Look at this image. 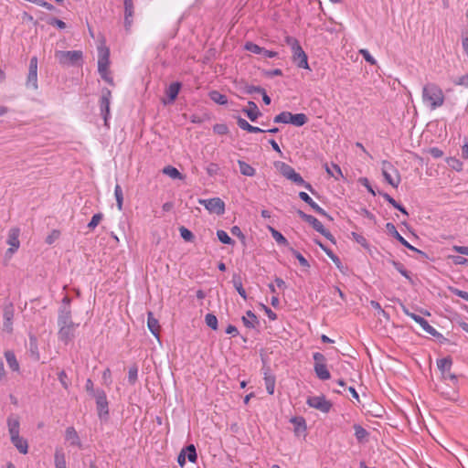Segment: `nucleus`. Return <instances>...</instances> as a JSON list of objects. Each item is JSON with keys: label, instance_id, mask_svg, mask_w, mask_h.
I'll return each instance as SVG.
<instances>
[{"label": "nucleus", "instance_id": "obj_32", "mask_svg": "<svg viewBox=\"0 0 468 468\" xmlns=\"http://www.w3.org/2000/svg\"><path fill=\"white\" fill-rule=\"evenodd\" d=\"M5 359H6V362L9 366V367L13 370V371H19V364L16 360V357L14 354V352L12 351H5Z\"/></svg>", "mask_w": 468, "mask_h": 468}, {"label": "nucleus", "instance_id": "obj_55", "mask_svg": "<svg viewBox=\"0 0 468 468\" xmlns=\"http://www.w3.org/2000/svg\"><path fill=\"white\" fill-rule=\"evenodd\" d=\"M456 85L463 86L468 88V74L460 77L458 80L454 81Z\"/></svg>", "mask_w": 468, "mask_h": 468}, {"label": "nucleus", "instance_id": "obj_25", "mask_svg": "<svg viewBox=\"0 0 468 468\" xmlns=\"http://www.w3.org/2000/svg\"><path fill=\"white\" fill-rule=\"evenodd\" d=\"M291 421L294 424V433L297 436L305 435L306 424L303 418L294 417Z\"/></svg>", "mask_w": 468, "mask_h": 468}, {"label": "nucleus", "instance_id": "obj_57", "mask_svg": "<svg viewBox=\"0 0 468 468\" xmlns=\"http://www.w3.org/2000/svg\"><path fill=\"white\" fill-rule=\"evenodd\" d=\"M255 90L261 94H262V100L264 101L265 104H270L271 103V98L267 95V93L265 92V90L261 88H255Z\"/></svg>", "mask_w": 468, "mask_h": 468}, {"label": "nucleus", "instance_id": "obj_45", "mask_svg": "<svg viewBox=\"0 0 468 468\" xmlns=\"http://www.w3.org/2000/svg\"><path fill=\"white\" fill-rule=\"evenodd\" d=\"M217 236H218V239L220 240V242H222L224 244H232L233 243L232 239L224 230H218Z\"/></svg>", "mask_w": 468, "mask_h": 468}, {"label": "nucleus", "instance_id": "obj_44", "mask_svg": "<svg viewBox=\"0 0 468 468\" xmlns=\"http://www.w3.org/2000/svg\"><path fill=\"white\" fill-rule=\"evenodd\" d=\"M185 450V452H187V459L191 463H196L197 455L196 452V448L193 444L188 445Z\"/></svg>", "mask_w": 468, "mask_h": 468}, {"label": "nucleus", "instance_id": "obj_9", "mask_svg": "<svg viewBox=\"0 0 468 468\" xmlns=\"http://www.w3.org/2000/svg\"><path fill=\"white\" fill-rule=\"evenodd\" d=\"M26 87L32 90H37L38 89L37 85V57H33L29 62V69L26 81Z\"/></svg>", "mask_w": 468, "mask_h": 468}, {"label": "nucleus", "instance_id": "obj_22", "mask_svg": "<svg viewBox=\"0 0 468 468\" xmlns=\"http://www.w3.org/2000/svg\"><path fill=\"white\" fill-rule=\"evenodd\" d=\"M10 441L20 453L27 454L28 452V443L25 438L19 435Z\"/></svg>", "mask_w": 468, "mask_h": 468}, {"label": "nucleus", "instance_id": "obj_29", "mask_svg": "<svg viewBox=\"0 0 468 468\" xmlns=\"http://www.w3.org/2000/svg\"><path fill=\"white\" fill-rule=\"evenodd\" d=\"M181 84L179 82H173L169 85L166 90V94L168 96V102H172L176 100L180 90Z\"/></svg>", "mask_w": 468, "mask_h": 468}, {"label": "nucleus", "instance_id": "obj_58", "mask_svg": "<svg viewBox=\"0 0 468 468\" xmlns=\"http://www.w3.org/2000/svg\"><path fill=\"white\" fill-rule=\"evenodd\" d=\"M429 152L434 158H440L443 155L442 151L437 147L431 148Z\"/></svg>", "mask_w": 468, "mask_h": 468}, {"label": "nucleus", "instance_id": "obj_3", "mask_svg": "<svg viewBox=\"0 0 468 468\" xmlns=\"http://www.w3.org/2000/svg\"><path fill=\"white\" fill-rule=\"evenodd\" d=\"M54 56L63 67L81 66L83 62V52L81 50H56Z\"/></svg>", "mask_w": 468, "mask_h": 468}, {"label": "nucleus", "instance_id": "obj_2", "mask_svg": "<svg viewBox=\"0 0 468 468\" xmlns=\"http://www.w3.org/2000/svg\"><path fill=\"white\" fill-rule=\"evenodd\" d=\"M422 101L431 110H435L444 103L442 90L434 83H427L422 88Z\"/></svg>", "mask_w": 468, "mask_h": 468}, {"label": "nucleus", "instance_id": "obj_36", "mask_svg": "<svg viewBox=\"0 0 468 468\" xmlns=\"http://www.w3.org/2000/svg\"><path fill=\"white\" fill-rule=\"evenodd\" d=\"M240 173L247 176H253L255 175V169L244 161H238Z\"/></svg>", "mask_w": 468, "mask_h": 468}, {"label": "nucleus", "instance_id": "obj_17", "mask_svg": "<svg viewBox=\"0 0 468 468\" xmlns=\"http://www.w3.org/2000/svg\"><path fill=\"white\" fill-rule=\"evenodd\" d=\"M13 317H14L13 305L10 304V305L5 306V308L4 310L5 321H4V324H3V330L5 332H6L7 334L13 333V323H12Z\"/></svg>", "mask_w": 468, "mask_h": 468}, {"label": "nucleus", "instance_id": "obj_43", "mask_svg": "<svg viewBox=\"0 0 468 468\" xmlns=\"http://www.w3.org/2000/svg\"><path fill=\"white\" fill-rule=\"evenodd\" d=\"M206 324L208 327H210L213 330L218 329V319L217 317L212 314H207L205 317Z\"/></svg>", "mask_w": 468, "mask_h": 468}, {"label": "nucleus", "instance_id": "obj_50", "mask_svg": "<svg viewBox=\"0 0 468 468\" xmlns=\"http://www.w3.org/2000/svg\"><path fill=\"white\" fill-rule=\"evenodd\" d=\"M179 231H180V235H181V237H182L185 240H186V241H191V240L193 239V238H194L193 233H192L190 230H188L186 228H185V227H181V228L179 229Z\"/></svg>", "mask_w": 468, "mask_h": 468}, {"label": "nucleus", "instance_id": "obj_62", "mask_svg": "<svg viewBox=\"0 0 468 468\" xmlns=\"http://www.w3.org/2000/svg\"><path fill=\"white\" fill-rule=\"evenodd\" d=\"M453 249L458 253L468 256V247H466V246H455Z\"/></svg>", "mask_w": 468, "mask_h": 468}, {"label": "nucleus", "instance_id": "obj_56", "mask_svg": "<svg viewBox=\"0 0 468 468\" xmlns=\"http://www.w3.org/2000/svg\"><path fill=\"white\" fill-rule=\"evenodd\" d=\"M317 244L322 248V250L335 261H338L339 259L332 252V250L325 248L321 242H317Z\"/></svg>", "mask_w": 468, "mask_h": 468}, {"label": "nucleus", "instance_id": "obj_19", "mask_svg": "<svg viewBox=\"0 0 468 468\" xmlns=\"http://www.w3.org/2000/svg\"><path fill=\"white\" fill-rule=\"evenodd\" d=\"M386 229L388 230L389 233H391L403 246L406 248L414 250L419 251L416 248L411 246L396 229V227L392 223H387Z\"/></svg>", "mask_w": 468, "mask_h": 468}, {"label": "nucleus", "instance_id": "obj_4", "mask_svg": "<svg viewBox=\"0 0 468 468\" xmlns=\"http://www.w3.org/2000/svg\"><path fill=\"white\" fill-rule=\"evenodd\" d=\"M110 50L101 45L98 48V71L101 77L109 84L113 85V80L109 71Z\"/></svg>", "mask_w": 468, "mask_h": 468}, {"label": "nucleus", "instance_id": "obj_63", "mask_svg": "<svg viewBox=\"0 0 468 468\" xmlns=\"http://www.w3.org/2000/svg\"><path fill=\"white\" fill-rule=\"evenodd\" d=\"M462 157L463 159H468V142H465L462 146Z\"/></svg>", "mask_w": 468, "mask_h": 468}, {"label": "nucleus", "instance_id": "obj_46", "mask_svg": "<svg viewBox=\"0 0 468 468\" xmlns=\"http://www.w3.org/2000/svg\"><path fill=\"white\" fill-rule=\"evenodd\" d=\"M245 49L252 52L254 54H260L261 55V52L263 51V48L258 46L257 44H254L252 42H248L245 44Z\"/></svg>", "mask_w": 468, "mask_h": 468}, {"label": "nucleus", "instance_id": "obj_27", "mask_svg": "<svg viewBox=\"0 0 468 468\" xmlns=\"http://www.w3.org/2000/svg\"><path fill=\"white\" fill-rule=\"evenodd\" d=\"M65 436H66V440L69 441L70 442V444L76 445L79 447L81 446L79 435L73 427L67 428Z\"/></svg>", "mask_w": 468, "mask_h": 468}, {"label": "nucleus", "instance_id": "obj_40", "mask_svg": "<svg viewBox=\"0 0 468 468\" xmlns=\"http://www.w3.org/2000/svg\"><path fill=\"white\" fill-rule=\"evenodd\" d=\"M355 435L359 441H363L368 435V432L360 425H354Z\"/></svg>", "mask_w": 468, "mask_h": 468}, {"label": "nucleus", "instance_id": "obj_37", "mask_svg": "<svg viewBox=\"0 0 468 468\" xmlns=\"http://www.w3.org/2000/svg\"><path fill=\"white\" fill-rule=\"evenodd\" d=\"M163 173L173 179H183L182 174L174 166L167 165L164 167Z\"/></svg>", "mask_w": 468, "mask_h": 468}, {"label": "nucleus", "instance_id": "obj_61", "mask_svg": "<svg viewBox=\"0 0 468 468\" xmlns=\"http://www.w3.org/2000/svg\"><path fill=\"white\" fill-rule=\"evenodd\" d=\"M293 254L295 255L296 259L299 261V262L302 266H304V267L308 266L307 261L302 254H300L299 252H297L295 250L293 251Z\"/></svg>", "mask_w": 468, "mask_h": 468}, {"label": "nucleus", "instance_id": "obj_60", "mask_svg": "<svg viewBox=\"0 0 468 468\" xmlns=\"http://www.w3.org/2000/svg\"><path fill=\"white\" fill-rule=\"evenodd\" d=\"M218 171V165L216 164H213L211 163L207 167V174H209L210 176H213V175H216Z\"/></svg>", "mask_w": 468, "mask_h": 468}, {"label": "nucleus", "instance_id": "obj_49", "mask_svg": "<svg viewBox=\"0 0 468 468\" xmlns=\"http://www.w3.org/2000/svg\"><path fill=\"white\" fill-rule=\"evenodd\" d=\"M58 378L59 382L63 386V388L65 389H68L69 386V383L68 381V375H67V373L64 370H61L60 372H58Z\"/></svg>", "mask_w": 468, "mask_h": 468}, {"label": "nucleus", "instance_id": "obj_26", "mask_svg": "<svg viewBox=\"0 0 468 468\" xmlns=\"http://www.w3.org/2000/svg\"><path fill=\"white\" fill-rule=\"evenodd\" d=\"M324 167L326 173L335 179L338 180L340 177H344L341 168L339 167L338 165L334 163L328 165L327 163H325L324 165Z\"/></svg>", "mask_w": 468, "mask_h": 468}, {"label": "nucleus", "instance_id": "obj_31", "mask_svg": "<svg viewBox=\"0 0 468 468\" xmlns=\"http://www.w3.org/2000/svg\"><path fill=\"white\" fill-rule=\"evenodd\" d=\"M314 371L316 376L322 380L330 378V373L325 364H314Z\"/></svg>", "mask_w": 468, "mask_h": 468}, {"label": "nucleus", "instance_id": "obj_39", "mask_svg": "<svg viewBox=\"0 0 468 468\" xmlns=\"http://www.w3.org/2000/svg\"><path fill=\"white\" fill-rule=\"evenodd\" d=\"M210 99L220 105H224L228 102L227 97L216 90L210 92Z\"/></svg>", "mask_w": 468, "mask_h": 468}, {"label": "nucleus", "instance_id": "obj_51", "mask_svg": "<svg viewBox=\"0 0 468 468\" xmlns=\"http://www.w3.org/2000/svg\"><path fill=\"white\" fill-rule=\"evenodd\" d=\"M359 53L363 56L365 60L370 63L371 65H375L377 63L376 59L370 55L367 49H360Z\"/></svg>", "mask_w": 468, "mask_h": 468}, {"label": "nucleus", "instance_id": "obj_42", "mask_svg": "<svg viewBox=\"0 0 468 468\" xmlns=\"http://www.w3.org/2000/svg\"><path fill=\"white\" fill-rule=\"evenodd\" d=\"M271 236L272 238L275 239V241L279 244H282V245H287L288 244V241L287 239L283 237V235L279 232L278 230L271 228Z\"/></svg>", "mask_w": 468, "mask_h": 468}, {"label": "nucleus", "instance_id": "obj_64", "mask_svg": "<svg viewBox=\"0 0 468 468\" xmlns=\"http://www.w3.org/2000/svg\"><path fill=\"white\" fill-rule=\"evenodd\" d=\"M463 48L465 54L468 56V34L463 37Z\"/></svg>", "mask_w": 468, "mask_h": 468}, {"label": "nucleus", "instance_id": "obj_52", "mask_svg": "<svg viewBox=\"0 0 468 468\" xmlns=\"http://www.w3.org/2000/svg\"><path fill=\"white\" fill-rule=\"evenodd\" d=\"M137 372H138L137 367L133 366V367H130L129 374H128V379L131 384H134L135 381L137 380Z\"/></svg>", "mask_w": 468, "mask_h": 468}, {"label": "nucleus", "instance_id": "obj_47", "mask_svg": "<svg viewBox=\"0 0 468 468\" xmlns=\"http://www.w3.org/2000/svg\"><path fill=\"white\" fill-rule=\"evenodd\" d=\"M124 16H133L134 6L133 0H124Z\"/></svg>", "mask_w": 468, "mask_h": 468}, {"label": "nucleus", "instance_id": "obj_54", "mask_svg": "<svg viewBox=\"0 0 468 468\" xmlns=\"http://www.w3.org/2000/svg\"><path fill=\"white\" fill-rule=\"evenodd\" d=\"M59 237V232L58 230H53L51 232V234H49L47 238H46V242L48 244H52L56 239H58Z\"/></svg>", "mask_w": 468, "mask_h": 468}, {"label": "nucleus", "instance_id": "obj_8", "mask_svg": "<svg viewBox=\"0 0 468 468\" xmlns=\"http://www.w3.org/2000/svg\"><path fill=\"white\" fill-rule=\"evenodd\" d=\"M280 173L287 179L292 181L297 185H303L308 190L313 191L310 184L305 183L300 174L296 173L295 170L285 163H280L278 165Z\"/></svg>", "mask_w": 468, "mask_h": 468}, {"label": "nucleus", "instance_id": "obj_53", "mask_svg": "<svg viewBox=\"0 0 468 468\" xmlns=\"http://www.w3.org/2000/svg\"><path fill=\"white\" fill-rule=\"evenodd\" d=\"M352 237L357 243H359L363 247H367V239L362 235L353 232Z\"/></svg>", "mask_w": 468, "mask_h": 468}, {"label": "nucleus", "instance_id": "obj_21", "mask_svg": "<svg viewBox=\"0 0 468 468\" xmlns=\"http://www.w3.org/2000/svg\"><path fill=\"white\" fill-rule=\"evenodd\" d=\"M307 223L312 225L316 231H318L327 239H332L331 233L324 229V225L316 218L311 216L310 218H308Z\"/></svg>", "mask_w": 468, "mask_h": 468}, {"label": "nucleus", "instance_id": "obj_24", "mask_svg": "<svg viewBox=\"0 0 468 468\" xmlns=\"http://www.w3.org/2000/svg\"><path fill=\"white\" fill-rule=\"evenodd\" d=\"M242 323L247 328L252 329L259 324V320L257 316L249 310L246 312V314L242 316Z\"/></svg>", "mask_w": 468, "mask_h": 468}, {"label": "nucleus", "instance_id": "obj_11", "mask_svg": "<svg viewBox=\"0 0 468 468\" xmlns=\"http://www.w3.org/2000/svg\"><path fill=\"white\" fill-rule=\"evenodd\" d=\"M199 203L204 205V207L210 213H215L217 215H222L225 212V204L218 197L210 198V199H200Z\"/></svg>", "mask_w": 468, "mask_h": 468}, {"label": "nucleus", "instance_id": "obj_12", "mask_svg": "<svg viewBox=\"0 0 468 468\" xmlns=\"http://www.w3.org/2000/svg\"><path fill=\"white\" fill-rule=\"evenodd\" d=\"M402 310L406 315L410 316L416 323H418L427 334L432 336H441V334L438 333L431 325H430L424 318L410 313L404 305H402Z\"/></svg>", "mask_w": 468, "mask_h": 468}, {"label": "nucleus", "instance_id": "obj_14", "mask_svg": "<svg viewBox=\"0 0 468 468\" xmlns=\"http://www.w3.org/2000/svg\"><path fill=\"white\" fill-rule=\"evenodd\" d=\"M307 404L322 412H328L332 407L330 401L326 400L324 396L311 397L307 399Z\"/></svg>", "mask_w": 468, "mask_h": 468}, {"label": "nucleus", "instance_id": "obj_15", "mask_svg": "<svg viewBox=\"0 0 468 468\" xmlns=\"http://www.w3.org/2000/svg\"><path fill=\"white\" fill-rule=\"evenodd\" d=\"M112 98V92L108 89L101 90V112L104 119L105 125H107L108 118L110 115V102Z\"/></svg>", "mask_w": 468, "mask_h": 468}, {"label": "nucleus", "instance_id": "obj_13", "mask_svg": "<svg viewBox=\"0 0 468 468\" xmlns=\"http://www.w3.org/2000/svg\"><path fill=\"white\" fill-rule=\"evenodd\" d=\"M452 361L450 357H444L437 362L438 368L440 369L443 379H450L456 382L457 378L455 374L451 372Z\"/></svg>", "mask_w": 468, "mask_h": 468}, {"label": "nucleus", "instance_id": "obj_35", "mask_svg": "<svg viewBox=\"0 0 468 468\" xmlns=\"http://www.w3.org/2000/svg\"><path fill=\"white\" fill-rule=\"evenodd\" d=\"M264 381L267 392L270 395H272L274 393V388H275V377L272 375H270L268 371L264 372Z\"/></svg>", "mask_w": 468, "mask_h": 468}, {"label": "nucleus", "instance_id": "obj_23", "mask_svg": "<svg viewBox=\"0 0 468 468\" xmlns=\"http://www.w3.org/2000/svg\"><path fill=\"white\" fill-rule=\"evenodd\" d=\"M147 326L151 333L159 340L160 325L152 312H148Z\"/></svg>", "mask_w": 468, "mask_h": 468}, {"label": "nucleus", "instance_id": "obj_48", "mask_svg": "<svg viewBox=\"0 0 468 468\" xmlns=\"http://www.w3.org/2000/svg\"><path fill=\"white\" fill-rule=\"evenodd\" d=\"M102 218H103V215L101 213L93 215V217L91 218V220L88 224V228L90 229H95L100 224Z\"/></svg>", "mask_w": 468, "mask_h": 468}, {"label": "nucleus", "instance_id": "obj_59", "mask_svg": "<svg viewBox=\"0 0 468 468\" xmlns=\"http://www.w3.org/2000/svg\"><path fill=\"white\" fill-rule=\"evenodd\" d=\"M314 360L315 362L314 364H324L325 357L321 353H314Z\"/></svg>", "mask_w": 468, "mask_h": 468}, {"label": "nucleus", "instance_id": "obj_28", "mask_svg": "<svg viewBox=\"0 0 468 468\" xmlns=\"http://www.w3.org/2000/svg\"><path fill=\"white\" fill-rule=\"evenodd\" d=\"M243 112L246 113L248 118L252 122L256 121L259 115L261 114L258 106L253 101H249L248 108L244 109Z\"/></svg>", "mask_w": 468, "mask_h": 468}, {"label": "nucleus", "instance_id": "obj_6", "mask_svg": "<svg viewBox=\"0 0 468 468\" xmlns=\"http://www.w3.org/2000/svg\"><path fill=\"white\" fill-rule=\"evenodd\" d=\"M307 121L308 118L304 113L292 114L289 112H282L274 117L276 123H291L297 127L304 125Z\"/></svg>", "mask_w": 468, "mask_h": 468}, {"label": "nucleus", "instance_id": "obj_16", "mask_svg": "<svg viewBox=\"0 0 468 468\" xmlns=\"http://www.w3.org/2000/svg\"><path fill=\"white\" fill-rule=\"evenodd\" d=\"M10 440L19 436L20 420L17 415H10L6 420Z\"/></svg>", "mask_w": 468, "mask_h": 468}, {"label": "nucleus", "instance_id": "obj_41", "mask_svg": "<svg viewBox=\"0 0 468 468\" xmlns=\"http://www.w3.org/2000/svg\"><path fill=\"white\" fill-rule=\"evenodd\" d=\"M447 165L455 171L463 170V163L455 157H450L446 160Z\"/></svg>", "mask_w": 468, "mask_h": 468}, {"label": "nucleus", "instance_id": "obj_20", "mask_svg": "<svg viewBox=\"0 0 468 468\" xmlns=\"http://www.w3.org/2000/svg\"><path fill=\"white\" fill-rule=\"evenodd\" d=\"M299 197L303 201L306 202L315 212L322 216H326V212L324 211V209H323L317 203H315L307 193L300 192Z\"/></svg>", "mask_w": 468, "mask_h": 468}, {"label": "nucleus", "instance_id": "obj_7", "mask_svg": "<svg viewBox=\"0 0 468 468\" xmlns=\"http://www.w3.org/2000/svg\"><path fill=\"white\" fill-rule=\"evenodd\" d=\"M381 172L387 183L395 188L399 186L401 181L400 175L391 163L383 161L381 164Z\"/></svg>", "mask_w": 468, "mask_h": 468}, {"label": "nucleus", "instance_id": "obj_5", "mask_svg": "<svg viewBox=\"0 0 468 468\" xmlns=\"http://www.w3.org/2000/svg\"><path fill=\"white\" fill-rule=\"evenodd\" d=\"M287 43L292 48V61L297 65V67L309 69L307 55L300 46L298 40L292 37H288Z\"/></svg>", "mask_w": 468, "mask_h": 468}, {"label": "nucleus", "instance_id": "obj_34", "mask_svg": "<svg viewBox=\"0 0 468 468\" xmlns=\"http://www.w3.org/2000/svg\"><path fill=\"white\" fill-rule=\"evenodd\" d=\"M29 351H30L31 356L36 360L39 359L40 356H39L38 347H37V339L33 335H29Z\"/></svg>", "mask_w": 468, "mask_h": 468}, {"label": "nucleus", "instance_id": "obj_18", "mask_svg": "<svg viewBox=\"0 0 468 468\" xmlns=\"http://www.w3.org/2000/svg\"><path fill=\"white\" fill-rule=\"evenodd\" d=\"M96 404L99 411V416H107L108 411V401L104 391H98L96 394Z\"/></svg>", "mask_w": 468, "mask_h": 468}, {"label": "nucleus", "instance_id": "obj_33", "mask_svg": "<svg viewBox=\"0 0 468 468\" xmlns=\"http://www.w3.org/2000/svg\"><path fill=\"white\" fill-rule=\"evenodd\" d=\"M238 125L239 128L249 132V133H264L265 131L259 128V127H256V126H252L250 125L246 120L242 119V118H239L238 119Z\"/></svg>", "mask_w": 468, "mask_h": 468}, {"label": "nucleus", "instance_id": "obj_30", "mask_svg": "<svg viewBox=\"0 0 468 468\" xmlns=\"http://www.w3.org/2000/svg\"><path fill=\"white\" fill-rule=\"evenodd\" d=\"M55 468H66V458L62 449H56L54 454Z\"/></svg>", "mask_w": 468, "mask_h": 468}, {"label": "nucleus", "instance_id": "obj_10", "mask_svg": "<svg viewBox=\"0 0 468 468\" xmlns=\"http://www.w3.org/2000/svg\"><path fill=\"white\" fill-rule=\"evenodd\" d=\"M20 229L18 228H12L8 231L6 243L9 245L8 250L5 252L6 256L12 257V255L19 249Z\"/></svg>", "mask_w": 468, "mask_h": 468}, {"label": "nucleus", "instance_id": "obj_38", "mask_svg": "<svg viewBox=\"0 0 468 468\" xmlns=\"http://www.w3.org/2000/svg\"><path fill=\"white\" fill-rule=\"evenodd\" d=\"M114 196L116 198V204L119 211H122V203H123V194L122 187L120 185H116L114 188Z\"/></svg>", "mask_w": 468, "mask_h": 468}, {"label": "nucleus", "instance_id": "obj_1", "mask_svg": "<svg viewBox=\"0 0 468 468\" xmlns=\"http://www.w3.org/2000/svg\"><path fill=\"white\" fill-rule=\"evenodd\" d=\"M70 299L65 296L62 299L63 307L58 316V337L65 343L70 341L74 336L76 324L71 320V313L68 308Z\"/></svg>", "mask_w": 468, "mask_h": 468}]
</instances>
